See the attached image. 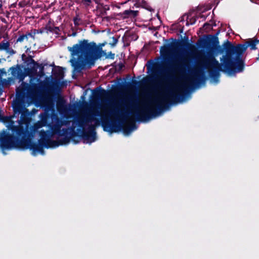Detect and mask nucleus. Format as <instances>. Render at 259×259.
Listing matches in <instances>:
<instances>
[{
    "label": "nucleus",
    "instance_id": "nucleus-1",
    "mask_svg": "<svg viewBox=\"0 0 259 259\" xmlns=\"http://www.w3.org/2000/svg\"><path fill=\"white\" fill-rule=\"evenodd\" d=\"M209 34L205 38H201L196 43L198 48L205 49L206 55L199 57L200 61L194 68L190 69L188 65L183 62L185 60L179 57L178 60L171 64L166 70L163 80L166 83L165 92L160 97H156L153 103L157 105V109H153L145 105L140 111H137V119L148 122L162 114L164 110H169L171 104L184 103L191 98L190 90L199 88L205 83V70L210 69V81L219 82L220 71L225 72L230 75L242 72L244 63L242 56L247 50L246 44L234 46L227 40L223 44V48L219 45L217 35Z\"/></svg>",
    "mask_w": 259,
    "mask_h": 259
},
{
    "label": "nucleus",
    "instance_id": "nucleus-2",
    "mask_svg": "<svg viewBox=\"0 0 259 259\" xmlns=\"http://www.w3.org/2000/svg\"><path fill=\"white\" fill-rule=\"evenodd\" d=\"M52 122L49 123L48 126L50 130L45 131L41 130L39 132L40 139L37 143L32 142L29 139H26L27 133L21 127H15L13 129L14 134L17 136L14 137L13 136L8 137V140L11 142V146H19L31 150V154L35 156L37 153L42 155L45 154L44 148H55L62 145L60 144V139L57 141L52 140L51 138L54 135H57L59 137H64V128H62V120L57 115L53 114L51 116Z\"/></svg>",
    "mask_w": 259,
    "mask_h": 259
},
{
    "label": "nucleus",
    "instance_id": "nucleus-3",
    "mask_svg": "<svg viewBox=\"0 0 259 259\" xmlns=\"http://www.w3.org/2000/svg\"><path fill=\"white\" fill-rule=\"evenodd\" d=\"M40 90V86L38 83H32L31 84L23 82L16 89V98L13 104V108L15 115L18 116L21 114L20 119L18 120L19 125H15L14 122L11 121L9 124L8 127L11 130L12 134L5 135L1 138L0 148L2 153L6 155L5 150H10L13 148H18L22 150H25L24 147L11 146V142L8 140V137L13 136L14 138L17 135L14 134L13 129L15 127H20L24 129L27 133L26 138H28V133L24 128L22 125L27 124L29 119L28 117V110L25 108V103L27 100H31L34 98L39 93Z\"/></svg>",
    "mask_w": 259,
    "mask_h": 259
},
{
    "label": "nucleus",
    "instance_id": "nucleus-4",
    "mask_svg": "<svg viewBox=\"0 0 259 259\" xmlns=\"http://www.w3.org/2000/svg\"><path fill=\"white\" fill-rule=\"evenodd\" d=\"M100 116V112L98 110L91 111L81 116H77L72 123V125L68 128H64V137L60 139V144L66 145L70 142L72 136L76 135L75 127L78 126L80 128L77 130L81 134V137L84 143L91 144L94 142L97 139V134L94 125L90 124L87 128L85 127L87 123L93 121L99 122V120L95 118Z\"/></svg>",
    "mask_w": 259,
    "mask_h": 259
},
{
    "label": "nucleus",
    "instance_id": "nucleus-5",
    "mask_svg": "<svg viewBox=\"0 0 259 259\" xmlns=\"http://www.w3.org/2000/svg\"><path fill=\"white\" fill-rule=\"evenodd\" d=\"M73 57L70 62L74 68L73 71L80 73L84 69L91 68L95 64V60L98 58V48L96 43L88 42V40L83 39L79 41L72 47H68Z\"/></svg>",
    "mask_w": 259,
    "mask_h": 259
},
{
    "label": "nucleus",
    "instance_id": "nucleus-6",
    "mask_svg": "<svg viewBox=\"0 0 259 259\" xmlns=\"http://www.w3.org/2000/svg\"><path fill=\"white\" fill-rule=\"evenodd\" d=\"M22 60L26 63L29 68V71L33 74H35L37 72V69H39L41 75H43L44 65L42 64H39L35 62L31 56H29L28 58H26V56L24 54L22 55Z\"/></svg>",
    "mask_w": 259,
    "mask_h": 259
},
{
    "label": "nucleus",
    "instance_id": "nucleus-7",
    "mask_svg": "<svg viewBox=\"0 0 259 259\" xmlns=\"http://www.w3.org/2000/svg\"><path fill=\"white\" fill-rule=\"evenodd\" d=\"M121 103L126 108L130 107L131 109H138L139 98L137 95H128L125 98L121 100Z\"/></svg>",
    "mask_w": 259,
    "mask_h": 259
},
{
    "label": "nucleus",
    "instance_id": "nucleus-8",
    "mask_svg": "<svg viewBox=\"0 0 259 259\" xmlns=\"http://www.w3.org/2000/svg\"><path fill=\"white\" fill-rule=\"evenodd\" d=\"M101 124L104 131L112 133L116 132V122L110 120L107 117H102Z\"/></svg>",
    "mask_w": 259,
    "mask_h": 259
},
{
    "label": "nucleus",
    "instance_id": "nucleus-9",
    "mask_svg": "<svg viewBox=\"0 0 259 259\" xmlns=\"http://www.w3.org/2000/svg\"><path fill=\"white\" fill-rule=\"evenodd\" d=\"M11 71V74L14 78L19 79V81H22L26 76V74L22 70L21 67L19 65L16 66H13L10 68Z\"/></svg>",
    "mask_w": 259,
    "mask_h": 259
},
{
    "label": "nucleus",
    "instance_id": "nucleus-10",
    "mask_svg": "<svg viewBox=\"0 0 259 259\" xmlns=\"http://www.w3.org/2000/svg\"><path fill=\"white\" fill-rule=\"evenodd\" d=\"M131 114V112H127L126 110H120L118 107L111 109L109 110V114L114 115L118 118L125 119Z\"/></svg>",
    "mask_w": 259,
    "mask_h": 259
},
{
    "label": "nucleus",
    "instance_id": "nucleus-11",
    "mask_svg": "<svg viewBox=\"0 0 259 259\" xmlns=\"http://www.w3.org/2000/svg\"><path fill=\"white\" fill-rule=\"evenodd\" d=\"M56 106L58 110L60 113L65 112L66 111L67 108L65 105V101L62 98H59L56 101Z\"/></svg>",
    "mask_w": 259,
    "mask_h": 259
},
{
    "label": "nucleus",
    "instance_id": "nucleus-12",
    "mask_svg": "<svg viewBox=\"0 0 259 259\" xmlns=\"http://www.w3.org/2000/svg\"><path fill=\"white\" fill-rule=\"evenodd\" d=\"M138 126L136 123H132L131 125L123 128V133L125 136H128L134 131L137 130Z\"/></svg>",
    "mask_w": 259,
    "mask_h": 259
},
{
    "label": "nucleus",
    "instance_id": "nucleus-13",
    "mask_svg": "<svg viewBox=\"0 0 259 259\" xmlns=\"http://www.w3.org/2000/svg\"><path fill=\"white\" fill-rule=\"evenodd\" d=\"M160 66L161 64L160 62H154L152 60H150L147 62V69L150 70L152 71H155L157 69H159Z\"/></svg>",
    "mask_w": 259,
    "mask_h": 259
},
{
    "label": "nucleus",
    "instance_id": "nucleus-14",
    "mask_svg": "<svg viewBox=\"0 0 259 259\" xmlns=\"http://www.w3.org/2000/svg\"><path fill=\"white\" fill-rule=\"evenodd\" d=\"M93 94L95 96L100 97L102 96H104L107 94V91L101 88L100 87L96 88L94 90Z\"/></svg>",
    "mask_w": 259,
    "mask_h": 259
},
{
    "label": "nucleus",
    "instance_id": "nucleus-15",
    "mask_svg": "<svg viewBox=\"0 0 259 259\" xmlns=\"http://www.w3.org/2000/svg\"><path fill=\"white\" fill-rule=\"evenodd\" d=\"M171 45L168 44L167 45H164L161 47L160 49V52L162 56H167L170 51V47Z\"/></svg>",
    "mask_w": 259,
    "mask_h": 259
},
{
    "label": "nucleus",
    "instance_id": "nucleus-16",
    "mask_svg": "<svg viewBox=\"0 0 259 259\" xmlns=\"http://www.w3.org/2000/svg\"><path fill=\"white\" fill-rule=\"evenodd\" d=\"M138 15V11L134 10H125L121 14V16L123 18H128L130 16L136 17Z\"/></svg>",
    "mask_w": 259,
    "mask_h": 259
},
{
    "label": "nucleus",
    "instance_id": "nucleus-17",
    "mask_svg": "<svg viewBox=\"0 0 259 259\" xmlns=\"http://www.w3.org/2000/svg\"><path fill=\"white\" fill-rule=\"evenodd\" d=\"M245 44H246L247 48L249 47L251 50H254L256 49V46L258 44V39H250Z\"/></svg>",
    "mask_w": 259,
    "mask_h": 259
},
{
    "label": "nucleus",
    "instance_id": "nucleus-18",
    "mask_svg": "<svg viewBox=\"0 0 259 259\" xmlns=\"http://www.w3.org/2000/svg\"><path fill=\"white\" fill-rule=\"evenodd\" d=\"M36 31L35 30H31L30 31L27 32L25 34H24V35L26 37H25V39L26 40H28L29 38H32V39H35V32Z\"/></svg>",
    "mask_w": 259,
    "mask_h": 259
},
{
    "label": "nucleus",
    "instance_id": "nucleus-19",
    "mask_svg": "<svg viewBox=\"0 0 259 259\" xmlns=\"http://www.w3.org/2000/svg\"><path fill=\"white\" fill-rule=\"evenodd\" d=\"M9 47H10V43L8 41L3 40L0 42V51H6L9 49Z\"/></svg>",
    "mask_w": 259,
    "mask_h": 259
},
{
    "label": "nucleus",
    "instance_id": "nucleus-20",
    "mask_svg": "<svg viewBox=\"0 0 259 259\" xmlns=\"http://www.w3.org/2000/svg\"><path fill=\"white\" fill-rule=\"evenodd\" d=\"M48 31L54 33L58 34L60 29L59 27L56 26H47Z\"/></svg>",
    "mask_w": 259,
    "mask_h": 259
},
{
    "label": "nucleus",
    "instance_id": "nucleus-21",
    "mask_svg": "<svg viewBox=\"0 0 259 259\" xmlns=\"http://www.w3.org/2000/svg\"><path fill=\"white\" fill-rule=\"evenodd\" d=\"M39 124H41V126H48V117L47 115L44 114L41 116V121Z\"/></svg>",
    "mask_w": 259,
    "mask_h": 259
},
{
    "label": "nucleus",
    "instance_id": "nucleus-22",
    "mask_svg": "<svg viewBox=\"0 0 259 259\" xmlns=\"http://www.w3.org/2000/svg\"><path fill=\"white\" fill-rule=\"evenodd\" d=\"M118 42V38L116 37H112V41L110 42L109 44L111 47H115Z\"/></svg>",
    "mask_w": 259,
    "mask_h": 259
},
{
    "label": "nucleus",
    "instance_id": "nucleus-23",
    "mask_svg": "<svg viewBox=\"0 0 259 259\" xmlns=\"http://www.w3.org/2000/svg\"><path fill=\"white\" fill-rule=\"evenodd\" d=\"M81 20L80 18L78 17V16H76L73 18V22L75 26H78L79 25V22Z\"/></svg>",
    "mask_w": 259,
    "mask_h": 259
},
{
    "label": "nucleus",
    "instance_id": "nucleus-24",
    "mask_svg": "<svg viewBox=\"0 0 259 259\" xmlns=\"http://www.w3.org/2000/svg\"><path fill=\"white\" fill-rule=\"evenodd\" d=\"M26 37L24 35V34L22 35H20L18 38L17 39V42H22L25 39V37Z\"/></svg>",
    "mask_w": 259,
    "mask_h": 259
},
{
    "label": "nucleus",
    "instance_id": "nucleus-25",
    "mask_svg": "<svg viewBox=\"0 0 259 259\" xmlns=\"http://www.w3.org/2000/svg\"><path fill=\"white\" fill-rule=\"evenodd\" d=\"M6 51L11 55L15 53V51L13 49L10 48V47H9V49H7Z\"/></svg>",
    "mask_w": 259,
    "mask_h": 259
},
{
    "label": "nucleus",
    "instance_id": "nucleus-26",
    "mask_svg": "<svg viewBox=\"0 0 259 259\" xmlns=\"http://www.w3.org/2000/svg\"><path fill=\"white\" fill-rule=\"evenodd\" d=\"M61 123L62 126L63 125L69 126L70 125V122L69 121H67V120H62V122Z\"/></svg>",
    "mask_w": 259,
    "mask_h": 259
},
{
    "label": "nucleus",
    "instance_id": "nucleus-27",
    "mask_svg": "<svg viewBox=\"0 0 259 259\" xmlns=\"http://www.w3.org/2000/svg\"><path fill=\"white\" fill-rule=\"evenodd\" d=\"M141 5H142V7H144V8H145L146 9H147L150 11H151L152 9L148 5L147 3V5H144V4H141Z\"/></svg>",
    "mask_w": 259,
    "mask_h": 259
},
{
    "label": "nucleus",
    "instance_id": "nucleus-28",
    "mask_svg": "<svg viewBox=\"0 0 259 259\" xmlns=\"http://www.w3.org/2000/svg\"><path fill=\"white\" fill-rule=\"evenodd\" d=\"M84 4L86 6H89L92 2L91 0H82Z\"/></svg>",
    "mask_w": 259,
    "mask_h": 259
},
{
    "label": "nucleus",
    "instance_id": "nucleus-29",
    "mask_svg": "<svg viewBox=\"0 0 259 259\" xmlns=\"http://www.w3.org/2000/svg\"><path fill=\"white\" fill-rule=\"evenodd\" d=\"M32 30H35L36 31L35 32V35L36 34H38V33H42L43 32V30H42L41 29H31Z\"/></svg>",
    "mask_w": 259,
    "mask_h": 259
},
{
    "label": "nucleus",
    "instance_id": "nucleus-30",
    "mask_svg": "<svg viewBox=\"0 0 259 259\" xmlns=\"http://www.w3.org/2000/svg\"><path fill=\"white\" fill-rule=\"evenodd\" d=\"M136 1L141 4L147 5V2L145 0H136Z\"/></svg>",
    "mask_w": 259,
    "mask_h": 259
},
{
    "label": "nucleus",
    "instance_id": "nucleus-31",
    "mask_svg": "<svg viewBox=\"0 0 259 259\" xmlns=\"http://www.w3.org/2000/svg\"><path fill=\"white\" fill-rule=\"evenodd\" d=\"M39 122H38L36 124H35V127L37 128H41L42 127H43L44 126H41V124H39Z\"/></svg>",
    "mask_w": 259,
    "mask_h": 259
},
{
    "label": "nucleus",
    "instance_id": "nucleus-32",
    "mask_svg": "<svg viewBox=\"0 0 259 259\" xmlns=\"http://www.w3.org/2000/svg\"><path fill=\"white\" fill-rule=\"evenodd\" d=\"M198 17L200 18H202L203 20H205L206 19V16L205 15H204L203 14H200L199 15Z\"/></svg>",
    "mask_w": 259,
    "mask_h": 259
},
{
    "label": "nucleus",
    "instance_id": "nucleus-33",
    "mask_svg": "<svg viewBox=\"0 0 259 259\" xmlns=\"http://www.w3.org/2000/svg\"><path fill=\"white\" fill-rule=\"evenodd\" d=\"M46 105L48 108H49L50 106H51V103L48 101L46 102Z\"/></svg>",
    "mask_w": 259,
    "mask_h": 259
},
{
    "label": "nucleus",
    "instance_id": "nucleus-34",
    "mask_svg": "<svg viewBox=\"0 0 259 259\" xmlns=\"http://www.w3.org/2000/svg\"><path fill=\"white\" fill-rule=\"evenodd\" d=\"M156 76H152L151 77V80L152 81H154L155 80V79H156Z\"/></svg>",
    "mask_w": 259,
    "mask_h": 259
},
{
    "label": "nucleus",
    "instance_id": "nucleus-35",
    "mask_svg": "<svg viewBox=\"0 0 259 259\" xmlns=\"http://www.w3.org/2000/svg\"><path fill=\"white\" fill-rule=\"evenodd\" d=\"M161 82L160 81L158 82V84H157V87L159 88L161 87Z\"/></svg>",
    "mask_w": 259,
    "mask_h": 259
},
{
    "label": "nucleus",
    "instance_id": "nucleus-36",
    "mask_svg": "<svg viewBox=\"0 0 259 259\" xmlns=\"http://www.w3.org/2000/svg\"><path fill=\"white\" fill-rule=\"evenodd\" d=\"M209 26V24L208 23H205L204 25H203V27H205V26Z\"/></svg>",
    "mask_w": 259,
    "mask_h": 259
},
{
    "label": "nucleus",
    "instance_id": "nucleus-37",
    "mask_svg": "<svg viewBox=\"0 0 259 259\" xmlns=\"http://www.w3.org/2000/svg\"><path fill=\"white\" fill-rule=\"evenodd\" d=\"M179 32H180V33H183V28L180 29Z\"/></svg>",
    "mask_w": 259,
    "mask_h": 259
},
{
    "label": "nucleus",
    "instance_id": "nucleus-38",
    "mask_svg": "<svg viewBox=\"0 0 259 259\" xmlns=\"http://www.w3.org/2000/svg\"><path fill=\"white\" fill-rule=\"evenodd\" d=\"M259 60V52H258V57H257V58H256V61H257V60Z\"/></svg>",
    "mask_w": 259,
    "mask_h": 259
},
{
    "label": "nucleus",
    "instance_id": "nucleus-39",
    "mask_svg": "<svg viewBox=\"0 0 259 259\" xmlns=\"http://www.w3.org/2000/svg\"><path fill=\"white\" fill-rule=\"evenodd\" d=\"M185 38L186 40H188V37L187 36H185Z\"/></svg>",
    "mask_w": 259,
    "mask_h": 259
},
{
    "label": "nucleus",
    "instance_id": "nucleus-40",
    "mask_svg": "<svg viewBox=\"0 0 259 259\" xmlns=\"http://www.w3.org/2000/svg\"><path fill=\"white\" fill-rule=\"evenodd\" d=\"M159 58H157L156 59H155V60H159Z\"/></svg>",
    "mask_w": 259,
    "mask_h": 259
},
{
    "label": "nucleus",
    "instance_id": "nucleus-41",
    "mask_svg": "<svg viewBox=\"0 0 259 259\" xmlns=\"http://www.w3.org/2000/svg\"><path fill=\"white\" fill-rule=\"evenodd\" d=\"M251 2H254L253 0H250Z\"/></svg>",
    "mask_w": 259,
    "mask_h": 259
},
{
    "label": "nucleus",
    "instance_id": "nucleus-42",
    "mask_svg": "<svg viewBox=\"0 0 259 259\" xmlns=\"http://www.w3.org/2000/svg\"><path fill=\"white\" fill-rule=\"evenodd\" d=\"M119 127H121V124H120V125H119Z\"/></svg>",
    "mask_w": 259,
    "mask_h": 259
},
{
    "label": "nucleus",
    "instance_id": "nucleus-43",
    "mask_svg": "<svg viewBox=\"0 0 259 259\" xmlns=\"http://www.w3.org/2000/svg\"><path fill=\"white\" fill-rule=\"evenodd\" d=\"M195 21L193 23H191V24H193L195 23Z\"/></svg>",
    "mask_w": 259,
    "mask_h": 259
},
{
    "label": "nucleus",
    "instance_id": "nucleus-44",
    "mask_svg": "<svg viewBox=\"0 0 259 259\" xmlns=\"http://www.w3.org/2000/svg\"><path fill=\"white\" fill-rule=\"evenodd\" d=\"M75 34H76V33H73V35H75Z\"/></svg>",
    "mask_w": 259,
    "mask_h": 259
},
{
    "label": "nucleus",
    "instance_id": "nucleus-45",
    "mask_svg": "<svg viewBox=\"0 0 259 259\" xmlns=\"http://www.w3.org/2000/svg\"><path fill=\"white\" fill-rule=\"evenodd\" d=\"M258 44H259V39L258 40Z\"/></svg>",
    "mask_w": 259,
    "mask_h": 259
}]
</instances>
